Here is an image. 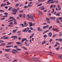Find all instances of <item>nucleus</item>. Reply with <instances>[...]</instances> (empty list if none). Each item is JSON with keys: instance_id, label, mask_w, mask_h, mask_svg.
Returning <instances> with one entry per match:
<instances>
[{"instance_id": "f257e3e1", "label": "nucleus", "mask_w": 62, "mask_h": 62, "mask_svg": "<svg viewBox=\"0 0 62 62\" xmlns=\"http://www.w3.org/2000/svg\"><path fill=\"white\" fill-rule=\"evenodd\" d=\"M31 18V19L32 20H34V19L33 17V16L32 15L30 16V15H27V19H30V18Z\"/></svg>"}, {"instance_id": "f03ea898", "label": "nucleus", "mask_w": 62, "mask_h": 62, "mask_svg": "<svg viewBox=\"0 0 62 62\" xmlns=\"http://www.w3.org/2000/svg\"><path fill=\"white\" fill-rule=\"evenodd\" d=\"M12 19L13 20H14V22H15L14 23L15 24H16L17 23L16 22V20L15 18L13 17L12 18Z\"/></svg>"}, {"instance_id": "7ed1b4c3", "label": "nucleus", "mask_w": 62, "mask_h": 62, "mask_svg": "<svg viewBox=\"0 0 62 62\" xmlns=\"http://www.w3.org/2000/svg\"><path fill=\"white\" fill-rule=\"evenodd\" d=\"M39 9H41V10H44V9H45V8L43 7V6H41L39 8Z\"/></svg>"}, {"instance_id": "20e7f679", "label": "nucleus", "mask_w": 62, "mask_h": 62, "mask_svg": "<svg viewBox=\"0 0 62 62\" xmlns=\"http://www.w3.org/2000/svg\"><path fill=\"white\" fill-rule=\"evenodd\" d=\"M24 27H26L27 26V24H26V22L24 21Z\"/></svg>"}, {"instance_id": "39448f33", "label": "nucleus", "mask_w": 62, "mask_h": 62, "mask_svg": "<svg viewBox=\"0 0 62 62\" xmlns=\"http://www.w3.org/2000/svg\"><path fill=\"white\" fill-rule=\"evenodd\" d=\"M46 21H47V22L48 23H50L51 22H50V21H49V18H46Z\"/></svg>"}, {"instance_id": "423d86ee", "label": "nucleus", "mask_w": 62, "mask_h": 62, "mask_svg": "<svg viewBox=\"0 0 62 62\" xmlns=\"http://www.w3.org/2000/svg\"><path fill=\"white\" fill-rule=\"evenodd\" d=\"M11 38H16V39H17V36H12L11 37Z\"/></svg>"}, {"instance_id": "0eeeda50", "label": "nucleus", "mask_w": 62, "mask_h": 62, "mask_svg": "<svg viewBox=\"0 0 62 62\" xmlns=\"http://www.w3.org/2000/svg\"><path fill=\"white\" fill-rule=\"evenodd\" d=\"M49 27V25H47L46 26H44L43 27V29H45L46 28H48Z\"/></svg>"}, {"instance_id": "6e6552de", "label": "nucleus", "mask_w": 62, "mask_h": 62, "mask_svg": "<svg viewBox=\"0 0 62 62\" xmlns=\"http://www.w3.org/2000/svg\"><path fill=\"white\" fill-rule=\"evenodd\" d=\"M46 42H47V41L46 40H45L42 42V44H44L45 43H46Z\"/></svg>"}, {"instance_id": "1a4fd4ad", "label": "nucleus", "mask_w": 62, "mask_h": 62, "mask_svg": "<svg viewBox=\"0 0 62 62\" xmlns=\"http://www.w3.org/2000/svg\"><path fill=\"white\" fill-rule=\"evenodd\" d=\"M27 29V28H26L25 29H24V30L22 31L23 32H27V30H26Z\"/></svg>"}, {"instance_id": "9d476101", "label": "nucleus", "mask_w": 62, "mask_h": 62, "mask_svg": "<svg viewBox=\"0 0 62 62\" xmlns=\"http://www.w3.org/2000/svg\"><path fill=\"white\" fill-rule=\"evenodd\" d=\"M38 30L39 31H42V30L39 27H38Z\"/></svg>"}, {"instance_id": "9b49d317", "label": "nucleus", "mask_w": 62, "mask_h": 62, "mask_svg": "<svg viewBox=\"0 0 62 62\" xmlns=\"http://www.w3.org/2000/svg\"><path fill=\"white\" fill-rule=\"evenodd\" d=\"M5 51L6 52H8L10 51V49H5Z\"/></svg>"}, {"instance_id": "f8f14e48", "label": "nucleus", "mask_w": 62, "mask_h": 62, "mask_svg": "<svg viewBox=\"0 0 62 62\" xmlns=\"http://www.w3.org/2000/svg\"><path fill=\"white\" fill-rule=\"evenodd\" d=\"M14 51L15 52L16 51V50L15 49L13 50H12V53H13V54H16V53H15V52H14Z\"/></svg>"}, {"instance_id": "ddd939ff", "label": "nucleus", "mask_w": 62, "mask_h": 62, "mask_svg": "<svg viewBox=\"0 0 62 62\" xmlns=\"http://www.w3.org/2000/svg\"><path fill=\"white\" fill-rule=\"evenodd\" d=\"M60 12L56 14V16H60V15H59L60 14Z\"/></svg>"}, {"instance_id": "4468645a", "label": "nucleus", "mask_w": 62, "mask_h": 62, "mask_svg": "<svg viewBox=\"0 0 62 62\" xmlns=\"http://www.w3.org/2000/svg\"><path fill=\"white\" fill-rule=\"evenodd\" d=\"M6 6V4H2L1 5V6L2 7H4V6Z\"/></svg>"}, {"instance_id": "2eb2a0df", "label": "nucleus", "mask_w": 62, "mask_h": 62, "mask_svg": "<svg viewBox=\"0 0 62 62\" xmlns=\"http://www.w3.org/2000/svg\"><path fill=\"white\" fill-rule=\"evenodd\" d=\"M58 10H61V8L60 7V6L59 5H58Z\"/></svg>"}, {"instance_id": "dca6fc26", "label": "nucleus", "mask_w": 62, "mask_h": 62, "mask_svg": "<svg viewBox=\"0 0 62 62\" xmlns=\"http://www.w3.org/2000/svg\"><path fill=\"white\" fill-rule=\"evenodd\" d=\"M52 35V32H50L49 33V36L50 37H51Z\"/></svg>"}, {"instance_id": "f3484780", "label": "nucleus", "mask_w": 62, "mask_h": 62, "mask_svg": "<svg viewBox=\"0 0 62 62\" xmlns=\"http://www.w3.org/2000/svg\"><path fill=\"white\" fill-rule=\"evenodd\" d=\"M58 58H61L62 59V55H60L58 56Z\"/></svg>"}, {"instance_id": "a211bd4d", "label": "nucleus", "mask_w": 62, "mask_h": 62, "mask_svg": "<svg viewBox=\"0 0 62 62\" xmlns=\"http://www.w3.org/2000/svg\"><path fill=\"white\" fill-rule=\"evenodd\" d=\"M12 47V45H10L9 46H7L6 47L7 48H10V47Z\"/></svg>"}, {"instance_id": "6ab92c4d", "label": "nucleus", "mask_w": 62, "mask_h": 62, "mask_svg": "<svg viewBox=\"0 0 62 62\" xmlns=\"http://www.w3.org/2000/svg\"><path fill=\"white\" fill-rule=\"evenodd\" d=\"M5 45V43H2L0 45V46H4V45Z\"/></svg>"}, {"instance_id": "aec40b11", "label": "nucleus", "mask_w": 62, "mask_h": 62, "mask_svg": "<svg viewBox=\"0 0 62 62\" xmlns=\"http://www.w3.org/2000/svg\"><path fill=\"white\" fill-rule=\"evenodd\" d=\"M60 49V47L59 46V47H57L56 49V50H57V51H58V50H59Z\"/></svg>"}, {"instance_id": "412c9836", "label": "nucleus", "mask_w": 62, "mask_h": 62, "mask_svg": "<svg viewBox=\"0 0 62 62\" xmlns=\"http://www.w3.org/2000/svg\"><path fill=\"white\" fill-rule=\"evenodd\" d=\"M39 14L40 16H41V15H42V13H41L40 12H39Z\"/></svg>"}, {"instance_id": "4be33fe9", "label": "nucleus", "mask_w": 62, "mask_h": 62, "mask_svg": "<svg viewBox=\"0 0 62 62\" xmlns=\"http://www.w3.org/2000/svg\"><path fill=\"white\" fill-rule=\"evenodd\" d=\"M27 39L26 38H24V39H22V41L23 42V41H24V40H26Z\"/></svg>"}, {"instance_id": "5701e85b", "label": "nucleus", "mask_w": 62, "mask_h": 62, "mask_svg": "<svg viewBox=\"0 0 62 62\" xmlns=\"http://www.w3.org/2000/svg\"><path fill=\"white\" fill-rule=\"evenodd\" d=\"M54 31H57V32H58V29H57L56 28H55L54 29Z\"/></svg>"}, {"instance_id": "b1692460", "label": "nucleus", "mask_w": 62, "mask_h": 62, "mask_svg": "<svg viewBox=\"0 0 62 62\" xmlns=\"http://www.w3.org/2000/svg\"><path fill=\"white\" fill-rule=\"evenodd\" d=\"M50 19H51V20H54V18L53 17H50Z\"/></svg>"}, {"instance_id": "393cba45", "label": "nucleus", "mask_w": 62, "mask_h": 62, "mask_svg": "<svg viewBox=\"0 0 62 62\" xmlns=\"http://www.w3.org/2000/svg\"><path fill=\"white\" fill-rule=\"evenodd\" d=\"M16 10L15 9H14L13 10V12L14 13V12H16Z\"/></svg>"}, {"instance_id": "a878e982", "label": "nucleus", "mask_w": 62, "mask_h": 62, "mask_svg": "<svg viewBox=\"0 0 62 62\" xmlns=\"http://www.w3.org/2000/svg\"><path fill=\"white\" fill-rule=\"evenodd\" d=\"M58 2H59L58 0H55L54 1V2H55V3H58Z\"/></svg>"}, {"instance_id": "bb28decb", "label": "nucleus", "mask_w": 62, "mask_h": 62, "mask_svg": "<svg viewBox=\"0 0 62 62\" xmlns=\"http://www.w3.org/2000/svg\"><path fill=\"white\" fill-rule=\"evenodd\" d=\"M53 0H49L47 1V2L48 3H49V2H51V1H53Z\"/></svg>"}, {"instance_id": "cd10ccee", "label": "nucleus", "mask_w": 62, "mask_h": 62, "mask_svg": "<svg viewBox=\"0 0 62 62\" xmlns=\"http://www.w3.org/2000/svg\"><path fill=\"white\" fill-rule=\"evenodd\" d=\"M16 50H17V51H21L22 50V49L20 48H17Z\"/></svg>"}, {"instance_id": "c85d7f7f", "label": "nucleus", "mask_w": 62, "mask_h": 62, "mask_svg": "<svg viewBox=\"0 0 62 62\" xmlns=\"http://www.w3.org/2000/svg\"><path fill=\"white\" fill-rule=\"evenodd\" d=\"M16 44H21V43H20L19 42H16Z\"/></svg>"}, {"instance_id": "c756f323", "label": "nucleus", "mask_w": 62, "mask_h": 62, "mask_svg": "<svg viewBox=\"0 0 62 62\" xmlns=\"http://www.w3.org/2000/svg\"><path fill=\"white\" fill-rule=\"evenodd\" d=\"M20 25H22L23 27H24V24H20Z\"/></svg>"}, {"instance_id": "7c9ffc66", "label": "nucleus", "mask_w": 62, "mask_h": 62, "mask_svg": "<svg viewBox=\"0 0 62 62\" xmlns=\"http://www.w3.org/2000/svg\"><path fill=\"white\" fill-rule=\"evenodd\" d=\"M17 60L16 59H15L14 60H13V62H17Z\"/></svg>"}, {"instance_id": "2f4dec72", "label": "nucleus", "mask_w": 62, "mask_h": 62, "mask_svg": "<svg viewBox=\"0 0 62 62\" xmlns=\"http://www.w3.org/2000/svg\"><path fill=\"white\" fill-rule=\"evenodd\" d=\"M31 59H36V57H33L31 58Z\"/></svg>"}, {"instance_id": "473e14b6", "label": "nucleus", "mask_w": 62, "mask_h": 62, "mask_svg": "<svg viewBox=\"0 0 62 62\" xmlns=\"http://www.w3.org/2000/svg\"><path fill=\"white\" fill-rule=\"evenodd\" d=\"M41 5H42V4H40L38 5L37 7H39V6H41Z\"/></svg>"}, {"instance_id": "72a5a7b5", "label": "nucleus", "mask_w": 62, "mask_h": 62, "mask_svg": "<svg viewBox=\"0 0 62 62\" xmlns=\"http://www.w3.org/2000/svg\"><path fill=\"white\" fill-rule=\"evenodd\" d=\"M8 37H5V38H4V39H8Z\"/></svg>"}, {"instance_id": "f704fd0d", "label": "nucleus", "mask_w": 62, "mask_h": 62, "mask_svg": "<svg viewBox=\"0 0 62 62\" xmlns=\"http://www.w3.org/2000/svg\"><path fill=\"white\" fill-rule=\"evenodd\" d=\"M0 11L1 12H4V11L3 10H0Z\"/></svg>"}, {"instance_id": "c9c22d12", "label": "nucleus", "mask_w": 62, "mask_h": 62, "mask_svg": "<svg viewBox=\"0 0 62 62\" xmlns=\"http://www.w3.org/2000/svg\"><path fill=\"white\" fill-rule=\"evenodd\" d=\"M47 36V35H45L44 36V37L45 38H46Z\"/></svg>"}, {"instance_id": "e433bc0d", "label": "nucleus", "mask_w": 62, "mask_h": 62, "mask_svg": "<svg viewBox=\"0 0 62 62\" xmlns=\"http://www.w3.org/2000/svg\"><path fill=\"white\" fill-rule=\"evenodd\" d=\"M19 12H20V13H22V12L23 13V10H21V11L19 10Z\"/></svg>"}, {"instance_id": "4c0bfd02", "label": "nucleus", "mask_w": 62, "mask_h": 62, "mask_svg": "<svg viewBox=\"0 0 62 62\" xmlns=\"http://www.w3.org/2000/svg\"><path fill=\"white\" fill-rule=\"evenodd\" d=\"M53 11L51 12V13H54V9H52Z\"/></svg>"}, {"instance_id": "58836bf2", "label": "nucleus", "mask_w": 62, "mask_h": 62, "mask_svg": "<svg viewBox=\"0 0 62 62\" xmlns=\"http://www.w3.org/2000/svg\"><path fill=\"white\" fill-rule=\"evenodd\" d=\"M23 8H28V7H27V6H25L24 7H23Z\"/></svg>"}, {"instance_id": "ea45409f", "label": "nucleus", "mask_w": 62, "mask_h": 62, "mask_svg": "<svg viewBox=\"0 0 62 62\" xmlns=\"http://www.w3.org/2000/svg\"><path fill=\"white\" fill-rule=\"evenodd\" d=\"M53 27V26H51L49 28V29H51Z\"/></svg>"}, {"instance_id": "a19ab883", "label": "nucleus", "mask_w": 62, "mask_h": 62, "mask_svg": "<svg viewBox=\"0 0 62 62\" xmlns=\"http://www.w3.org/2000/svg\"><path fill=\"white\" fill-rule=\"evenodd\" d=\"M32 5H30V4H29V5H28V7H32Z\"/></svg>"}, {"instance_id": "79ce46f5", "label": "nucleus", "mask_w": 62, "mask_h": 62, "mask_svg": "<svg viewBox=\"0 0 62 62\" xmlns=\"http://www.w3.org/2000/svg\"><path fill=\"white\" fill-rule=\"evenodd\" d=\"M12 7H11L9 9H8V10H10L12 9Z\"/></svg>"}, {"instance_id": "37998d69", "label": "nucleus", "mask_w": 62, "mask_h": 62, "mask_svg": "<svg viewBox=\"0 0 62 62\" xmlns=\"http://www.w3.org/2000/svg\"><path fill=\"white\" fill-rule=\"evenodd\" d=\"M14 48H16V49H17L18 48V47H17V46H14Z\"/></svg>"}, {"instance_id": "c03bdc74", "label": "nucleus", "mask_w": 62, "mask_h": 62, "mask_svg": "<svg viewBox=\"0 0 62 62\" xmlns=\"http://www.w3.org/2000/svg\"><path fill=\"white\" fill-rule=\"evenodd\" d=\"M11 43H13L12 42H10L9 43H8V45H9V44H11Z\"/></svg>"}, {"instance_id": "a18cd8bd", "label": "nucleus", "mask_w": 62, "mask_h": 62, "mask_svg": "<svg viewBox=\"0 0 62 62\" xmlns=\"http://www.w3.org/2000/svg\"><path fill=\"white\" fill-rule=\"evenodd\" d=\"M4 15H8V14L7 13H4Z\"/></svg>"}, {"instance_id": "49530a36", "label": "nucleus", "mask_w": 62, "mask_h": 62, "mask_svg": "<svg viewBox=\"0 0 62 62\" xmlns=\"http://www.w3.org/2000/svg\"><path fill=\"white\" fill-rule=\"evenodd\" d=\"M59 41L61 42L62 41V39H60L59 40Z\"/></svg>"}, {"instance_id": "de8ad7c7", "label": "nucleus", "mask_w": 62, "mask_h": 62, "mask_svg": "<svg viewBox=\"0 0 62 62\" xmlns=\"http://www.w3.org/2000/svg\"><path fill=\"white\" fill-rule=\"evenodd\" d=\"M13 32L15 33H16V31L15 30H13Z\"/></svg>"}, {"instance_id": "09e8293b", "label": "nucleus", "mask_w": 62, "mask_h": 62, "mask_svg": "<svg viewBox=\"0 0 62 62\" xmlns=\"http://www.w3.org/2000/svg\"><path fill=\"white\" fill-rule=\"evenodd\" d=\"M20 4V3H18L16 5V7H17V6H19V5Z\"/></svg>"}, {"instance_id": "8fccbe9b", "label": "nucleus", "mask_w": 62, "mask_h": 62, "mask_svg": "<svg viewBox=\"0 0 62 62\" xmlns=\"http://www.w3.org/2000/svg\"><path fill=\"white\" fill-rule=\"evenodd\" d=\"M25 14H24L23 15V18H25Z\"/></svg>"}, {"instance_id": "3c124183", "label": "nucleus", "mask_w": 62, "mask_h": 62, "mask_svg": "<svg viewBox=\"0 0 62 62\" xmlns=\"http://www.w3.org/2000/svg\"><path fill=\"white\" fill-rule=\"evenodd\" d=\"M21 33V31H18L17 32V33L18 34V33Z\"/></svg>"}, {"instance_id": "603ef678", "label": "nucleus", "mask_w": 62, "mask_h": 62, "mask_svg": "<svg viewBox=\"0 0 62 62\" xmlns=\"http://www.w3.org/2000/svg\"><path fill=\"white\" fill-rule=\"evenodd\" d=\"M22 15L21 14H20V15H19V16L20 18H21V17H22Z\"/></svg>"}, {"instance_id": "864d4df0", "label": "nucleus", "mask_w": 62, "mask_h": 62, "mask_svg": "<svg viewBox=\"0 0 62 62\" xmlns=\"http://www.w3.org/2000/svg\"><path fill=\"white\" fill-rule=\"evenodd\" d=\"M28 32L29 33H30L31 32V30H29L28 31Z\"/></svg>"}, {"instance_id": "5fc2aeb1", "label": "nucleus", "mask_w": 62, "mask_h": 62, "mask_svg": "<svg viewBox=\"0 0 62 62\" xmlns=\"http://www.w3.org/2000/svg\"><path fill=\"white\" fill-rule=\"evenodd\" d=\"M4 19H5V18H4V17L1 18V20H4Z\"/></svg>"}, {"instance_id": "6e6d98bb", "label": "nucleus", "mask_w": 62, "mask_h": 62, "mask_svg": "<svg viewBox=\"0 0 62 62\" xmlns=\"http://www.w3.org/2000/svg\"><path fill=\"white\" fill-rule=\"evenodd\" d=\"M56 43V44H57L58 45H60V44H59V43L58 42H57Z\"/></svg>"}, {"instance_id": "4d7b16f0", "label": "nucleus", "mask_w": 62, "mask_h": 62, "mask_svg": "<svg viewBox=\"0 0 62 62\" xmlns=\"http://www.w3.org/2000/svg\"><path fill=\"white\" fill-rule=\"evenodd\" d=\"M47 10H44V12H47Z\"/></svg>"}, {"instance_id": "13d9d810", "label": "nucleus", "mask_w": 62, "mask_h": 62, "mask_svg": "<svg viewBox=\"0 0 62 62\" xmlns=\"http://www.w3.org/2000/svg\"><path fill=\"white\" fill-rule=\"evenodd\" d=\"M53 5H51L50 6V8H53Z\"/></svg>"}, {"instance_id": "bf43d9fd", "label": "nucleus", "mask_w": 62, "mask_h": 62, "mask_svg": "<svg viewBox=\"0 0 62 62\" xmlns=\"http://www.w3.org/2000/svg\"><path fill=\"white\" fill-rule=\"evenodd\" d=\"M13 17L10 16L9 17V18L10 19H12Z\"/></svg>"}, {"instance_id": "052dcab7", "label": "nucleus", "mask_w": 62, "mask_h": 62, "mask_svg": "<svg viewBox=\"0 0 62 62\" xmlns=\"http://www.w3.org/2000/svg\"><path fill=\"white\" fill-rule=\"evenodd\" d=\"M59 20H62V17H60V18H59Z\"/></svg>"}, {"instance_id": "680f3d73", "label": "nucleus", "mask_w": 62, "mask_h": 62, "mask_svg": "<svg viewBox=\"0 0 62 62\" xmlns=\"http://www.w3.org/2000/svg\"><path fill=\"white\" fill-rule=\"evenodd\" d=\"M5 8L6 9H7L8 8V6H5Z\"/></svg>"}, {"instance_id": "e2e57ef3", "label": "nucleus", "mask_w": 62, "mask_h": 62, "mask_svg": "<svg viewBox=\"0 0 62 62\" xmlns=\"http://www.w3.org/2000/svg\"><path fill=\"white\" fill-rule=\"evenodd\" d=\"M30 29H31V30H33V28L32 27H31L30 28Z\"/></svg>"}, {"instance_id": "0e129e2a", "label": "nucleus", "mask_w": 62, "mask_h": 62, "mask_svg": "<svg viewBox=\"0 0 62 62\" xmlns=\"http://www.w3.org/2000/svg\"><path fill=\"white\" fill-rule=\"evenodd\" d=\"M9 57L8 56H7L6 57V58H7V59H9Z\"/></svg>"}, {"instance_id": "69168bd1", "label": "nucleus", "mask_w": 62, "mask_h": 62, "mask_svg": "<svg viewBox=\"0 0 62 62\" xmlns=\"http://www.w3.org/2000/svg\"><path fill=\"white\" fill-rule=\"evenodd\" d=\"M52 40H53V39H50L49 40V42H51V41H52Z\"/></svg>"}, {"instance_id": "338daca9", "label": "nucleus", "mask_w": 62, "mask_h": 62, "mask_svg": "<svg viewBox=\"0 0 62 62\" xmlns=\"http://www.w3.org/2000/svg\"><path fill=\"white\" fill-rule=\"evenodd\" d=\"M17 19L18 20H20V17H17Z\"/></svg>"}, {"instance_id": "774afa93", "label": "nucleus", "mask_w": 62, "mask_h": 62, "mask_svg": "<svg viewBox=\"0 0 62 62\" xmlns=\"http://www.w3.org/2000/svg\"><path fill=\"white\" fill-rule=\"evenodd\" d=\"M4 56H8V55L7 54H5Z\"/></svg>"}]
</instances>
